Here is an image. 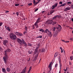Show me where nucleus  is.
Here are the masks:
<instances>
[{
  "label": "nucleus",
  "mask_w": 73,
  "mask_h": 73,
  "mask_svg": "<svg viewBox=\"0 0 73 73\" xmlns=\"http://www.w3.org/2000/svg\"><path fill=\"white\" fill-rule=\"evenodd\" d=\"M27 26H25V31H27Z\"/></svg>",
  "instance_id": "obj_36"
},
{
  "label": "nucleus",
  "mask_w": 73,
  "mask_h": 73,
  "mask_svg": "<svg viewBox=\"0 0 73 73\" xmlns=\"http://www.w3.org/2000/svg\"><path fill=\"white\" fill-rule=\"evenodd\" d=\"M37 38H42V36H40L37 37Z\"/></svg>",
  "instance_id": "obj_41"
},
{
  "label": "nucleus",
  "mask_w": 73,
  "mask_h": 73,
  "mask_svg": "<svg viewBox=\"0 0 73 73\" xmlns=\"http://www.w3.org/2000/svg\"><path fill=\"white\" fill-rule=\"evenodd\" d=\"M58 5V3H56V4H54V6H55V8L57 7V5Z\"/></svg>",
  "instance_id": "obj_27"
},
{
  "label": "nucleus",
  "mask_w": 73,
  "mask_h": 73,
  "mask_svg": "<svg viewBox=\"0 0 73 73\" xmlns=\"http://www.w3.org/2000/svg\"><path fill=\"white\" fill-rule=\"evenodd\" d=\"M27 33V31H24V32H23V34L24 35H25V34Z\"/></svg>",
  "instance_id": "obj_43"
},
{
  "label": "nucleus",
  "mask_w": 73,
  "mask_h": 73,
  "mask_svg": "<svg viewBox=\"0 0 73 73\" xmlns=\"http://www.w3.org/2000/svg\"><path fill=\"white\" fill-rule=\"evenodd\" d=\"M16 35H17V36H19V32H16L14 33Z\"/></svg>",
  "instance_id": "obj_19"
},
{
  "label": "nucleus",
  "mask_w": 73,
  "mask_h": 73,
  "mask_svg": "<svg viewBox=\"0 0 73 73\" xmlns=\"http://www.w3.org/2000/svg\"><path fill=\"white\" fill-rule=\"evenodd\" d=\"M70 59L71 60H73V56H71L70 57Z\"/></svg>",
  "instance_id": "obj_35"
},
{
  "label": "nucleus",
  "mask_w": 73,
  "mask_h": 73,
  "mask_svg": "<svg viewBox=\"0 0 73 73\" xmlns=\"http://www.w3.org/2000/svg\"><path fill=\"white\" fill-rule=\"evenodd\" d=\"M15 6H19V4H16L15 5Z\"/></svg>",
  "instance_id": "obj_47"
},
{
  "label": "nucleus",
  "mask_w": 73,
  "mask_h": 73,
  "mask_svg": "<svg viewBox=\"0 0 73 73\" xmlns=\"http://www.w3.org/2000/svg\"><path fill=\"white\" fill-rule=\"evenodd\" d=\"M5 13H8V12H9V11H5Z\"/></svg>",
  "instance_id": "obj_42"
},
{
  "label": "nucleus",
  "mask_w": 73,
  "mask_h": 73,
  "mask_svg": "<svg viewBox=\"0 0 73 73\" xmlns=\"http://www.w3.org/2000/svg\"><path fill=\"white\" fill-rule=\"evenodd\" d=\"M59 62H60V56L59 57Z\"/></svg>",
  "instance_id": "obj_52"
},
{
  "label": "nucleus",
  "mask_w": 73,
  "mask_h": 73,
  "mask_svg": "<svg viewBox=\"0 0 73 73\" xmlns=\"http://www.w3.org/2000/svg\"><path fill=\"white\" fill-rule=\"evenodd\" d=\"M58 25V27H57V29H62V27H61V25Z\"/></svg>",
  "instance_id": "obj_10"
},
{
  "label": "nucleus",
  "mask_w": 73,
  "mask_h": 73,
  "mask_svg": "<svg viewBox=\"0 0 73 73\" xmlns=\"http://www.w3.org/2000/svg\"><path fill=\"white\" fill-rule=\"evenodd\" d=\"M19 12H17L16 13V15H17L18 17H19Z\"/></svg>",
  "instance_id": "obj_30"
},
{
  "label": "nucleus",
  "mask_w": 73,
  "mask_h": 73,
  "mask_svg": "<svg viewBox=\"0 0 73 73\" xmlns=\"http://www.w3.org/2000/svg\"><path fill=\"white\" fill-rule=\"evenodd\" d=\"M48 15H50V14H49V13H48Z\"/></svg>",
  "instance_id": "obj_62"
},
{
  "label": "nucleus",
  "mask_w": 73,
  "mask_h": 73,
  "mask_svg": "<svg viewBox=\"0 0 73 73\" xmlns=\"http://www.w3.org/2000/svg\"><path fill=\"white\" fill-rule=\"evenodd\" d=\"M41 52H45V49L44 48H42L41 50Z\"/></svg>",
  "instance_id": "obj_18"
},
{
  "label": "nucleus",
  "mask_w": 73,
  "mask_h": 73,
  "mask_svg": "<svg viewBox=\"0 0 73 73\" xmlns=\"http://www.w3.org/2000/svg\"><path fill=\"white\" fill-rule=\"evenodd\" d=\"M37 1H41V0H37Z\"/></svg>",
  "instance_id": "obj_63"
},
{
  "label": "nucleus",
  "mask_w": 73,
  "mask_h": 73,
  "mask_svg": "<svg viewBox=\"0 0 73 73\" xmlns=\"http://www.w3.org/2000/svg\"><path fill=\"white\" fill-rule=\"evenodd\" d=\"M64 70L65 71V72H66V70H65V69H64Z\"/></svg>",
  "instance_id": "obj_60"
},
{
  "label": "nucleus",
  "mask_w": 73,
  "mask_h": 73,
  "mask_svg": "<svg viewBox=\"0 0 73 73\" xmlns=\"http://www.w3.org/2000/svg\"><path fill=\"white\" fill-rule=\"evenodd\" d=\"M28 46H32V44L30 43H28Z\"/></svg>",
  "instance_id": "obj_31"
},
{
  "label": "nucleus",
  "mask_w": 73,
  "mask_h": 73,
  "mask_svg": "<svg viewBox=\"0 0 73 73\" xmlns=\"http://www.w3.org/2000/svg\"><path fill=\"white\" fill-rule=\"evenodd\" d=\"M52 9H54V8H56V7L54 5H53L52 6Z\"/></svg>",
  "instance_id": "obj_29"
},
{
  "label": "nucleus",
  "mask_w": 73,
  "mask_h": 73,
  "mask_svg": "<svg viewBox=\"0 0 73 73\" xmlns=\"http://www.w3.org/2000/svg\"><path fill=\"white\" fill-rule=\"evenodd\" d=\"M71 3H72V2H68L67 3L68 4H71Z\"/></svg>",
  "instance_id": "obj_49"
},
{
  "label": "nucleus",
  "mask_w": 73,
  "mask_h": 73,
  "mask_svg": "<svg viewBox=\"0 0 73 73\" xmlns=\"http://www.w3.org/2000/svg\"><path fill=\"white\" fill-rule=\"evenodd\" d=\"M58 52H56V53L54 55V57H56L57 56H58Z\"/></svg>",
  "instance_id": "obj_16"
},
{
  "label": "nucleus",
  "mask_w": 73,
  "mask_h": 73,
  "mask_svg": "<svg viewBox=\"0 0 73 73\" xmlns=\"http://www.w3.org/2000/svg\"><path fill=\"white\" fill-rule=\"evenodd\" d=\"M60 49H61V50H62V48H61V47H60Z\"/></svg>",
  "instance_id": "obj_57"
},
{
  "label": "nucleus",
  "mask_w": 73,
  "mask_h": 73,
  "mask_svg": "<svg viewBox=\"0 0 73 73\" xmlns=\"http://www.w3.org/2000/svg\"><path fill=\"white\" fill-rule=\"evenodd\" d=\"M71 20H72V21L73 22V18L71 19Z\"/></svg>",
  "instance_id": "obj_58"
},
{
  "label": "nucleus",
  "mask_w": 73,
  "mask_h": 73,
  "mask_svg": "<svg viewBox=\"0 0 73 73\" xmlns=\"http://www.w3.org/2000/svg\"><path fill=\"white\" fill-rule=\"evenodd\" d=\"M40 1H38V2H37L36 3V4H35V5H36V4H38V3H39V2H40Z\"/></svg>",
  "instance_id": "obj_50"
},
{
  "label": "nucleus",
  "mask_w": 73,
  "mask_h": 73,
  "mask_svg": "<svg viewBox=\"0 0 73 73\" xmlns=\"http://www.w3.org/2000/svg\"><path fill=\"white\" fill-rule=\"evenodd\" d=\"M56 23H57V22H53L52 19L50 20V21L46 22V23L47 24H52V25H54V24H56Z\"/></svg>",
  "instance_id": "obj_5"
},
{
  "label": "nucleus",
  "mask_w": 73,
  "mask_h": 73,
  "mask_svg": "<svg viewBox=\"0 0 73 73\" xmlns=\"http://www.w3.org/2000/svg\"><path fill=\"white\" fill-rule=\"evenodd\" d=\"M31 69H32V67L31 66L30 67V68H29V70H28L27 73H30V71H31Z\"/></svg>",
  "instance_id": "obj_20"
},
{
  "label": "nucleus",
  "mask_w": 73,
  "mask_h": 73,
  "mask_svg": "<svg viewBox=\"0 0 73 73\" xmlns=\"http://www.w3.org/2000/svg\"><path fill=\"white\" fill-rule=\"evenodd\" d=\"M18 36H23V34L21 33H19V35Z\"/></svg>",
  "instance_id": "obj_28"
},
{
  "label": "nucleus",
  "mask_w": 73,
  "mask_h": 73,
  "mask_svg": "<svg viewBox=\"0 0 73 73\" xmlns=\"http://www.w3.org/2000/svg\"><path fill=\"white\" fill-rule=\"evenodd\" d=\"M28 5H29V6H31V5H32V3H29L28 4Z\"/></svg>",
  "instance_id": "obj_33"
},
{
  "label": "nucleus",
  "mask_w": 73,
  "mask_h": 73,
  "mask_svg": "<svg viewBox=\"0 0 73 73\" xmlns=\"http://www.w3.org/2000/svg\"><path fill=\"white\" fill-rule=\"evenodd\" d=\"M57 17H58V18H60L61 16L57 15Z\"/></svg>",
  "instance_id": "obj_40"
},
{
  "label": "nucleus",
  "mask_w": 73,
  "mask_h": 73,
  "mask_svg": "<svg viewBox=\"0 0 73 73\" xmlns=\"http://www.w3.org/2000/svg\"><path fill=\"white\" fill-rule=\"evenodd\" d=\"M59 4H62V1L60 2Z\"/></svg>",
  "instance_id": "obj_37"
},
{
  "label": "nucleus",
  "mask_w": 73,
  "mask_h": 73,
  "mask_svg": "<svg viewBox=\"0 0 73 73\" xmlns=\"http://www.w3.org/2000/svg\"><path fill=\"white\" fill-rule=\"evenodd\" d=\"M56 29V27H53V28H52V30L53 31H55V30Z\"/></svg>",
  "instance_id": "obj_23"
},
{
  "label": "nucleus",
  "mask_w": 73,
  "mask_h": 73,
  "mask_svg": "<svg viewBox=\"0 0 73 73\" xmlns=\"http://www.w3.org/2000/svg\"><path fill=\"white\" fill-rule=\"evenodd\" d=\"M29 53H30V54H31V53H32V52H31L29 51Z\"/></svg>",
  "instance_id": "obj_53"
},
{
  "label": "nucleus",
  "mask_w": 73,
  "mask_h": 73,
  "mask_svg": "<svg viewBox=\"0 0 73 73\" xmlns=\"http://www.w3.org/2000/svg\"><path fill=\"white\" fill-rule=\"evenodd\" d=\"M5 28L7 30V31H9V32H11V29H12L11 28H10L9 27H7V26H5Z\"/></svg>",
  "instance_id": "obj_7"
},
{
  "label": "nucleus",
  "mask_w": 73,
  "mask_h": 73,
  "mask_svg": "<svg viewBox=\"0 0 73 73\" xmlns=\"http://www.w3.org/2000/svg\"><path fill=\"white\" fill-rule=\"evenodd\" d=\"M39 31H40V32H45V31H44V30H43V29H40V30H39Z\"/></svg>",
  "instance_id": "obj_24"
},
{
  "label": "nucleus",
  "mask_w": 73,
  "mask_h": 73,
  "mask_svg": "<svg viewBox=\"0 0 73 73\" xmlns=\"http://www.w3.org/2000/svg\"><path fill=\"white\" fill-rule=\"evenodd\" d=\"M2 71L3 73H6V70H5V68H2Z\"/></svg>",
  "instance_id": "obj_17"
},
{
  "label": "nucleus",
  "mask_w": 73,
  "mask_h": 73,
  "mask_svg": "<svg viewBox=\"0 0 73 73\" xmlns=\"http://www.w3.org/2000/svg\"><path fill=\"white\" fill-rule=\"evenodd\" d=\"M70 10V8L66 7L64 10V11H67V10Z\"/></svg>",
  "instance_id": "obj_13"
},
{
  "label": "nucleus",
  "mask_w": 73,
  "mask_h": 73,
  "mask_svg": "<svg viewBox=\"0 0 73 73\" xmlns=\"http://www.w3.org/2000/svg\"><path fill=\"white\" fill-rule=\"evenodd\" d=\"M17 41L18 42H19V43L21 45H22V39L21 40L20 39L18 38L17 39Z\"/></svg>",
  "instance_id": "obj_8"
},
{
  "label": "nucleus",
  "mask_w": 73,
  "mask_h": 73,
  "mask_svg": "<svg viewBox=\"0 0 73 73\" xmlns=\"http://www.w3.org/2000/svg\"><path fill=\"white\" fill-rule=\"evenodd\" d=\"M9 36L10 38H11L12 40H15L17 38L16 35H15V34H13V33L10 34Z\"/></svg>",
  "instance_id": "obj_3"
},
{
  "label": "nucleus",
  "mask_w": 73,
  "mask_h": 73,
  "mask_svg": "<svg viewBox=\"0 0 73 73\" xmlns=\"http://www.w3.org/2000/svg\"><path fill=\"white\" fill-rule=\"evenodd\" d=\"M71 8L73 9V5H71Z\"/></svg>",
  "instance_id": "obj_39"
},
{
  "label": "nucleus",
  "mask_w": 73,
  "mask_h": 73,
  "mask_svg": "<svg viewBox=\"0 0 73 73\" xmlns=\"http://www.w3.org/2000/svg\"><path fill=\"white\" fill-rule=\"evenodd\" d=\"M45 11H43L42 12V13H45Z\"/></svg>",
  "instance_id": "obj_54"
},
{
  "label": "nucleus",
  "mask_w": 73,
  "mask_h": 73,
  "mask_svg": "<svg viewBox=\"0 0 73 73\" xmlns=\"http://www.w3.org/2000/svg\"><path fill=\"white\" fill-rule=\"evenodd\" d=\"M38 23H36V22H35V23L34 24L35 25L36 28H38Z\"/></svg>",
  "instance_id": "obj_15"
},
{
  "label": "nucleus",
  "mask_w": 73,
  "mask_h": 73,
  "mask_svg": "<svg viewBox=\"0 0 73 73\" xmlns=\"http://www.w3.org/2000/svg\"><path fill=\"white\" fill-rule=\"evenodd\" d=\"M7 44H8V41L7 40H5L3 41V44L5 45V46H6Z\"/></svg>",
  "instance_id": "obj_9"
},
{
  "label": "nucleus",
  "mask_w": 73,
  "mask_h": 73,
  "mask_svg": "<svg viewBox=\"0 0 73 73\" xmlns=\"http://www.w3.org/2000/svg\"><path fill=\"white\" fill-rule=\"evenodd\" d=\"M32 27H33V29H35V25H33Z\"/></svg>",
  "instance_id": "obj_46"
},
{
  "label": "nucleus",
  "mask_w": 73,
  "mask_h": 73,
  "mask_svg": "<svg viewBox=\"0 0 73 73\" xmlns=\"http://www.w3.org/2000/svg\"><path fill=\"white\" fill-rule=\"evenodd\" d=\"M11 52V50L9 49H8L7 50L5 51V56L3 57V60L5 64H7L8 60V55H7V52Z\"/></svg>",
  "instance_id": "obj_1"
},
{
  "label": "nucleus",
  "mask_w": 73,
  "mask_h": 73,
  "mask_svg": "<svg viewBox=\"0 0 73 73\" xmlns=\"http://www.w3.org/2000/svg\"><path fill=\"white\" fill-rule=\"evenodd\" d=\"M69 65H72V63H71V62H70V61H69Z\"/></svg>",
  "instance_id": "obj_51"
},
{
  "label": "nucleus",
  "mask_w": 73,
  "mask_h": 73,
  "mask_svg": "<svg viewBox=\"0 0 73 73\" xmlns=\"http://www.w3.org/2000/svg\"><path fill=\"white\" fill-rule=\"evenodd\" d=\"M27 67H25V68L23 69V70L22 71L21 73H25V70H26V68Z\"/></svg>",
  "instance_id": "obj_11"
},
{
  "label": "nucleus",
  "mask_w": 73,
  "mask_h": 73,
  "mask_svg": "<svg viewBox=\"0 0 73 73\" xmlns=\"http://www.w3.org/2000/svg\"><path fill=\"white\" fill-rule=\"evenodd\" d=\"M47 32H48L47 34H48V35L49 36V37H52V33L49 31L48 29H46L44 31V33H47Z\"/></svg>",
  "instance_id": "obj_4"
},
{
  "label": "nucleus",
  "mask_w": 73,
  "mask_h": 73,
  "mask_svg": "<svg viewBox=\"0 0 73 73\" xmlns=\"http://www.w3.org/2000/svg\"><path fill=\"white\" fill-rule=\"evenodd\" d=\"M70 29H73V28L72 27H70Z\"/></svg>",
  "instance_id": "obj_55"
},
{
  "label": "nucleus",
  "mask_w": 73,
  "mask_h": 73,
  "mask_svg": "<svg viewBox=\"0 0 73 73\" xmlns=\"http://www.w3.org/2000/svg\"><path fill=\"white\" fill-rule=\"evenodd\" d=\"M3 25V23H0V27H1Z\"/></svg>",
  "instance_id": "obj_38"
},
{
  "label": "nucleus",
  "mask_w": 73,
  "mask_h": 73,
  "mask_svg": "<svg viewBox=\"0 0 73 73\" xmlns=\"http://www.w3.org/2000/svg\"><path fill=\"white\" fill-rule=\"evenodd\" d=\"M57 18V15H56V16L54 17L53 18V19H56Z\"/></svg>",
  "instance_id": "obj_26"
},
{
  "label": "nucleus",
  "mask_w": 73,
  "mask_h": 73,
  "mask_svg": "<svg viewBox=\"0 0 73 73\" xmlns=\"http://www.w3.org/2000/svg\"><path fill=\"white\" fill-rule=\"evenodd\" d=\"M38 8L36 9L35 11V12H36V11H38Z\"/></svg>",
  "instance_id": "obj_48"
},
{
  "label": "nucleus",
  "mask_w": 73,
  "mask_h": 73,
  "mask_svg": "<svg viewBox=\"0 0 73 73\" xmlns=\"http://www.w3.org/2000/svg\"><path fill=\"white\" fill-rule=\"evenodd\" d=\"M62 52H63V50H61V53H62Z\"/></svg>",
  "instance_id": "obj_56"
},
{
  "label": "nucleus",
  "mask_w": 73,
  "mask_h": 73,
  "mask_svg": "<svg viewBox=\"0 0 73 73\" xmlns=\"http://www.w3.org/2000/svg\"><path fill=\"white\" fill-rule=\"evenodd\" d=\"M35 51L34 52V55L35 56H34V61H36V60H37V57H38V50L37 49H36L35 50Z\"/></svg>",
  "instance_id": "obj_2"
},
{
  "label": "nucleus",
  "mask_w": 73,
  "mask_h": 73,
  "mask_svg": "<svg viewBox=\"0 0 73 73\" xmlns=\"http://www.w3.org/2000/svg\"><path fill=\"white\" fill-rule=\"evenodd\" d=\"M57 65H58V64H56L55 67V68H56V67H57Z\"/></svg>",
  "instance_id": "obj_44"
},
{
  "label": "nucleus",
  "mask_w": 73,
  "mask_h": 73,
  "mask_svg": "<svg viewBox=\"0 0 73 73\" xmlns=\"http://www.w3.org/2000/svg\"><path fill=\"white\" fill-rule=\"evenodd\" d=\"M57 36V34L56 33H54L53 35V36L54 37H56V36Z\"/></svg>",
  "instance_id": "obj_25"
},
{
  "label": "nucleus",
  "mask_w": 73,
  "mask_h": 73,
  "mask_svg": "<svg viewBox=\"0 0 73 73\" xmlns=\"http://www.w3.org/2000/svg\"><path fill=\"white\" fill-rule=\"evenodd\" d=\"M54 12H55V10H52L51 11H50V13L51 15V14H52V13H53Z\"/></svg>",
  "instance_id": "obj_21"
},
{
  "label": "nucleus",
  "mask_w": 73,
  "mask_h": 73,
  "mask_svg": "<svg viewBox=\"0 0 73 73\" xmlns=\"http://www.w3.org/2000/svg\"><path fill=\"white\" fill-rule=\"evenodd\" d=\"M51 65H52V63H50L48 65V67L49 68V70L50 71L52 70V67H51Z\"/></svg>",
  "instance_id": "obj_12"
},
{
  "label": "nucleus",
  "mask_w": 73,
  "mask_h": 73,
  "mask_svg": "<svg viewBox=\"0 0 73 73\" xmlns=\"http://www.w3.org/2000/svg\"><path fill=\"white\" fill-rule=\"evenodd\" d=\"M70 40H71V41H73V38H70Z\"/></svg>",
  "instance_id": "obj_45"
},
{
  "label": "nucleus",
  "mask_w": 73,
  "mask_h": 73,
  "mask_svg": "<svg viewBox=\"0 0 73 73\" xmlns=\"http://www.w3.org/2000/svg\"><path fill=\"white\" fill-rule=\"evenodd\" d=\"M22 44L23 45L25 46H26L27 47V43L25 42V41L23 40V39H22Z\"/></svg>",
  "instance_id": "obj_6"
},
{
  "label": "nucleus",
  "mask_w": 73,
  "mask_h": 73,
  "mask_svg": "<svg viewBox=\"0 0 73 73\" xmlns=\"http://www.w3.org/2000/svg\"><path fill=\"white\" fill-rule=\"evenodd\" d=\"M66 3H64V4H62V5L63 7H64V6H65V5H66Z\"/></svg>",
  "instance_id": "obj_34"
},
{
  "label": "nucleus",
  "mask_w": 73,
  "mask_h": 73,
  "mask_svg": "<svg viewBox=\"0 0 73 73\" xmlns=\"http://www.w3.org/2000/svg\"><path fill=\"white\" fill-rule=\"evenodd\" d=\"M33 4H36V1L35 0H33Z\"/></svg>",
  "instance_id": "obj_32"
},
{
  "label": "nucleus",
  "mask_w": 73,
  "mask_h": 73,
  "mask_svg": "<svg viewBox=\"0 0 73 73\" xmlns=\"http://www.w3.org/2000/svg\"><path fill=\"white\" fill-rule=\"evenodd\" d=\"M60 7H63L62 4L60 6Z\"/></svg>",
  "instance_id": "obj_59"
},
{
  "label": "nucleus",
  "mask_w": 73,
  "mask_h": 73,
  "mask_svg": "<svg viewBox=\"0 0 73 73\" xmlns=\"http://www.w3.org/2000/svg\"><path fill=\"white\" fill-rule=\"evenodd\" d=\"M30 60H31V59L30 58H29V61H30Z\"/></svg>",
  "instance_id": "obj_61"
},
{
  "label": "nucleus",
  "mask_w": 73,
  "mask_h": 73,
  "mask_svg": "<svg viewBox=\"0 0 73 73\" xmlns=\"http://www.w3.org/2000/svg\"><path fill=\"white\" fill-rule=\"evenodd\" d=\"M41 20V18H39L37 20L36 23H40V21Z\"/></svg>",
  "instance_id": "obj_14"
},
{
  "label": "nucleus",
  "mask_w": 73,
  "mask_h": 73,
  "mask_svg": "<svg viewBox=\"0 0 73 73\" xmlns=\"http://www.w3.org/2000/svg\"><path fill=\"white\" fill-rule=\"evenodd\" d=\"M7 72H10L11 70V69L9 68H7Z\"/></svg>",
  "instance_id": "obj_22"
},
{
  "label": "nucleus",
  "mask_w": 73,
  "mask_h": 73,
  "mask_svg": "<svg viewBox=\"0 0 73 73\" xmlns=\"http://www.w3.org/2000/svg\"><path fill=\"white\" fill-rule=\"evenodd\" d=\"M12 73H16V72H13Z\"/></svg>",
  "instance_id": "obj_64"
}]
</instances>
